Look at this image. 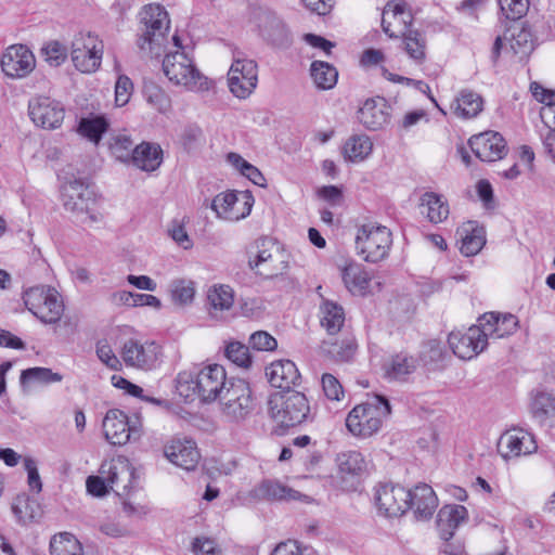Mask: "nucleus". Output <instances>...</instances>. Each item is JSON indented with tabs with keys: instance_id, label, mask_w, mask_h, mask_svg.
<instances>
[{
	"instance_id": "79ce46f5",
	"label": "nucleus",
	"mask_w": 555,
	"mask_h": 555,
	"mask_svg": "<svg viewBox=\"0 0 555 555\" xmlns=\"http://www.w3.org/2000/svg\"><path fill=\"white\" fill-rule=\"evenodd\" d=\"M322 351L336 362L350 361L356 351L357 343L353 337H346L341 340H325L322 343Z\"/></svg>"
},
{
	"instance_id": "a211bd4d",
	"label": "nucleus",
	"mask_w": 555,
	"mask_h": 555,
	"mask_svg": "<svg viewBox=\"0 0 555 555\" xmlns=\"http://www.w3.org/2000/svg\"><path fill=\"white\" fill-rule=\"evenodd\" d=\"M453 353L463 360H470L482 352L488 341L480 324L472 325L465 332L453 331L448 336Z\"/></svg>"
},
{
	"instance_id": "1a4fd4ad",
	"label": "nucleus",
	"mask_w": 555,
	"mask_h": 555,
	"mask_svg": "<svg viewBox=\"0 0 555 555\" xmlns=\"http://www.w3.org/2000/svg\"><path fill=\"white\" fill-rule=\"evenodd\" d=\"M104 46L92 33H78L72 41L70 57L77 70L83 74L96 72L102 63Z\"/></svg>"
},
{
	"instance_id": "774afa93",
	"label": "nucleus",
	"mask_w": 555,
	"mask_h": 555,
	"mask_svg": "<svg viewBox=\"0 0 555 555\" xmlns=\"http://www.w3.org/2000/svg\"><path fill=\"white\" fill-rule=\"evenodd\" d=\"M170 237L182 248L189 249L193 246L185 228L179 221H173L168 229Z\"/></svg>"
},
{
	"instance_id": "aec40b11",
	"label": "nucleus",
	"mask_w": 555,
	"mask_h": 555,
	"mask_svg": "<svg viewBox=\"0 0 555 555\" xmlns=\"http://www.w3.org/2000/svg\"><path fill=\"white\" fill-rule=\"evenodd\" d=\"M498 452L505 460H513L534 453L538 444L532 434L513 428L504 431L498 440Z\"/></svg>"
},
{
	"instance_id": "f257e3e1",
	"label": "nucleus",
	"mask_w": 555,
	"mask_h": 555,
	"mask_svg": "<svg viewBox=\"0 0 555 555\" xmlns=\"http://www.w3.org/2000/svg\"><path fill=\"white\" fill-rule=\"evenodd\" d=\"M230 382L225 369L214 363L180 372L176 378V390L185 400L198 398L202 402L210 403L221 398Z\"/></svg>"
},
{
	"instance_id": "c9c22d12",
	"label": "nucleus",
	"mask_w": 555,
	"mask_h": 555,
	"mask_svg": "<svg viewBox=\"0 0 555 555\" xmlns=\"http://www.w3.org/2000/svg\"><path fill=\"white\" fill-rule=\"evenodd\" d=\"M320 324L330 334H337L345 324L344 308L331 300L323 299L319 309Z\"/></svg>"
},
{
	"instance_id": "4d7b16f0",
	"label": "nucleus",
	"mask_w": 555,
	"mask_h": 555,
	"mask_svg": "<svg viewBox=\"0 0 555 555\" xmlns=\"http://www.w3.org/2000/svg\"><path fill=\"white\" fill-rule=\"evenodd\" d=\"M500 12L506 18L516 21L526 15L529 10V0H498Z\"/></svg>"
},
{
	"instance_id": "6e6d98bb",
	"label": "nucleus",
	"mask_w": 555,
	"mask_h": 555,
	"mask_svg": "<svg viewBox=\"0 0 555 555\" xmlns=\"http://www.w3.org/2000/svg\"><path fill=\"white\" fill-rule=\"evenodd\" d=\"M224 353L227 359L238 367L248 369L251 365V357L248 347L238 341L229 343Z\"/></svg>"
},
{
	"instance_id": "680f3d73",
	"label": "nucleus",
	"mask_w": 555,
	"mask_h": 555,
	"mask_svg": "<svg viewBox=\"0 0 555 555\" xmlns=\"http://www.w3.org/2000/svg\"><path fill=\"white\" fill-rule=\"evenodd\" d=\"M325 397L330 400L339 401L344 396V389L339 380L332 374H323L321 378Z\"/></svg>"
},
{
	"instance_id": "69168bd1",
	"label": "nucleus",
	"mask_w": 555,
	"mask_h": 555,
	"mask_svg": "<svg viewBox=\"0 0 555 555\" xmlns=\"http://www.w3.org/2000/svg\"><path fill=\"white\" fill-rule=\"evenodd\" d=\"M271 555H317L312 550L301 547L297 541L287 540L279 543Z\"/></svg>"
},
{
	"instance_id": "f8f14e48",
	"label": "nucleus",
	"mask_w": 555,
	"mask_h": 555,
	"mask_svg": "<svg viewBox=\"0 0 555 555\" xmlns=\"http://www.w3.org/2000/svg\"><path fill=\"white\" fill-rule=\"evenodd\" d=\"M254 203V196L249 191H229L219 193L214 197L211 209L218 218L235 222L249 216Z\"/></svg>"
},
{
	"instance_id": "5fc2aeb1",
	"label": "nucleus",
	"mask_w": 555,
	"mask_h": 555,
	"mask_svg": "<svg viewBox=\"0 0 555 555\" xmlns=\"http://www.w3.org/2000/svg\"><path fill=\"white\" fill-rule=\"evenodd\" d=\"M143 92L146 101L158 112L166 113L170 108V98L160 87L154 83L146 85Z\"/></svg>"
},
{
	"instance_id": "a18cd8bd",
	"label": "nucleus",
	"mask_w": 555,
	"mask_h": 555,
	"mask_svg": "<svg viewBox=\"0 0 555 555\" xmlns=\"http://www.w3.org/2000/svg\"><path fill=\"white\" fill-rule=\"evenodd\" d=\"M51 555H83L81 543L69 532L55 534L50 542Z\"/></svg>"
},
{
	"instance_id": "ea45409f",
	"label": "nucleus",
	"mask_w": 555,
	"mask_h": 555,
	"mask_svg": "<svg viewBox=\"0 0 555 555\" xmlns=\"http://www.w3.org/2000/svg\"><path fill=\"white\" fill-rule=\"evenodd\" d=\"M401 49L416 64H422L426 59V39L415 29H410L399 37Z\"/></svg>"
},
{
	"instance_id": "9b49d317",
	"label": "nucleus",
	"mask_w": 555,
	"mask_h": 555,
	"mask_svg": "<svg viewBox=\"0 0 555 555\" xmlns=\"http://www.w3.org/2000/svg\"><path fill=\"white\" fill-rule=\"evenodd\" d=\"M258 83V66L254 60L246 59L240 53L233 59L228 72V87L237 99H247Z\"/></svg>"
},
{
	"instance_id": "e433bc0d",
	"label": "nucleus",
	"mask_w": 555,
	"mask_h": 555,
	"mask_svg": "<svg viewBox=\"0 0 555 555\" xmlns=\"http://www.w3.org/2000/svg\"><path fill=\"white\" fill-rule=\"evenodd\" d=\"M340 273L345 286L351 294L364 295L366 293L370 279L360 264L354 261H346Z\"/></svg>"
},
{
	"instance_id": "c03bdc74",
	"label": "nucleus",
	"mask_w": 555,
	"mask_h": 555,
	"mask_svg": "<svg viewBox=\"0 0 555 555\" xmlns=\"http://www.w3.org/2000/svg\"><path fill=\"white\" fill-rule=\"evenodd\" d=\"M108 126L109 124L104 116H89L80 119L77 131L81 137L96 145L102 134L107 131Z\"/></svg>"
},
{
	"instance_id": "603ef678",
	"label": "nucleus",
	"mask_w": 555,
	"mask_h": 555,
	"mask_svg": "<svg viewBox=\"0 0 555 555\" xmlns=\"http://www.w3.org/2000/svg\"><path fill=\"white\" fill-rule=\"evenodd\" d=\"M228 162L254 184L263 186L266 179L261 171L236 153L228 155Z\"/></svg>"
},
{
	"instance_id": "c85d7f7f",
	"label": "nucleus",
	"mask_w": 555,
	"mask_h": 555,
	"mask_svg": "<svg viewBox=\"0 0 555 555\" xmlns=\"http://www.w3.org/2000/svg\"><path fill=\"white\" fill-rule=\"evenodd\" d=\"M468 518V512L465 506L459 504H448L442 506L437 515V528L440 538L449 541L455 530Z\"/></svg>"
},
{
	"instance_id": "8fccbe9b",
	"label": "nucleus",
	"mask_w": 555,
	"mask_h": 555,
	"mask_svg": "<svg viewBox=\"0 0 555 555\" xmlns=\"http://www.w3.org/2000/svg\"><path fill=\"white\" fill-rule=\"evenodd\" d=\"M531 412L540 422L555 416V397L544 391H538L531 401Z\"/></svg>"
},
{
	"instance_id": "bb28decb",
	"label": "nucleus",
	"mask_w": 555,
	"mask_h": 555,
	"mask_svg": "<svg viewBox=\"0 0 555 555\" xmlns=\"http://www.w3.org/2000/svg\"><path fill=\"white\" fill-rule=\"evenodd\" d=\"M389 109L384 98L367 99L358 111V119L366 129L378 130L388 124Z\"/></svg>"
},
{
	"instance_id": "de8ad7c7",
	"label": "nucleus",
	"mask_w": 555,
	"mask_h": 555,
	"mask_svg": "<svg viewBox=\"0 0 555 555\" xmlns=\"http://www.w3.org/2000/svg\"><path fill=\"white\" fill-rule=\"evenodd\" d=\"M133 149V141L126 133L114 134L108 140L111 154L121 163L130 164Z\"/></svg>"
},
{
	"instance_id": "a878e982",
	"label": "nucleus",
	"mask_w": 555,
	"mask_h": 555,
	"mask_svg": "<svg viewBox=\"0 0 555 555\" xmlns=\"http://www.w3.org/2000/svg\"><path fill=\"white\" fill-rule=\"evenodd\" d=\"M234 305V292L224 284H215L207 291V311L211 319L225 320Z\"/></svg>"
},
{
	"instance_id": "0e129e2a",
	"label": "nucleus",
	"mask_w": 555,
	"mask_h": 555,
	"mask_svg": "<svg viewBox=\"0 0 555 555\" xmlns=\"http://www.w3.org/2000/svg\"><path fill=\"white\" fill-rule=\"evenodd\" d=\"M249 345L258 351H272L276 348V339L268 332L259 331L250 335Z\"/></svg>"
},
{
	"instance_id": "423d86ee",
	"label": "nucleus",
	"mask_w": 555,
	"mask_h": 555,
	"mask_svg": "<svg viewBox=\"0 0 555 555\" xmlns=\"http://www.w3.org/2000/svg\"><path fill=\"white\" fill-rule=\"evenodd\" d=\"M269 412L281 426L299 425L311 417L306 396L298 391H281L270 396Z\"/></svg>"
},
{
	"instance_id": "0eeeda50",
	"label": "nucleus",
	"mask_w": 555,
	"mask_h": 555,
	"mask_svg": "<svg viewBox=\"0 0 555 555\" xmlns=\"http://www.w3.org/2000/svg\"><path fill=\"white\" fill-rule=\"evenodd\" d=\"M357 254L366 262L376 263L387 258L392 246L391 231L382 224L361 225L356 235Z\"/></svg>"
},
{
	"instance_id": "4c0bfd02",
	"label": "nucleus",
	"mask_w": 555,
	"mask_h": 555,
	"mask_svg": "<svg viewBox=\"0 0 555 555\" xmlns=\"http://www.w3.org/2000/svg\"><path fill=\"white\" fill-rule=\"evenodd\" d=\"M337 465L344 478L361 477L367 473L369 462L359 451H347L338 454Z\"/></svg>"
},
{
	"instance_id": "cd10ccee",
	"label": "nucleus",
	"mask_w": 555,
	"mask_h": 555,
	"mask_svg": "<svg viewBox=\"0 0 555 555\" xmlns=\"http://www.w3.org/2000/svg\"><path fill=\"white\" fill-rule=\"evenodd\" d=\"M266 376L274 388L291 391L300 379L296 364L291 360H276L266 369Z\"/></svg>"
},
{
	"instance_id": "20e7f679",
	"label": "nucleus",
	"mask_w": 555,
	"mask_h": 555,
	"mask_svg": "<svg viewBox=\"0 0 555 555\" xmlns=\"http://www.w3.org/2000/svg\"><path fill=\"white\" fill-rule=\"evenodd\" d=\"M391 414L389 400L382 395L369 397L356 405L346 417V427L358 438H370L377 434Z\"/></svg>"
},
{
	"instance_id": "bf43d9fd",
	"label": "nucleus",
	"mask_w": 555,
	"mask_h": 555,
	"mask_svg": "<svg viewBox=\"0 0 555 555\" xmlns=\"http://www.w3.org/2000/svg\"><path fill=\"white\" fill-rule=\"evenodd\" d=\"M95 351L99 360L108 369L114 371L121 369V361L106 340L98 341Z\"/></svg>"
},
{
	"instance_id": "4be33fe9",
	"label": "nucleus",
	"mask_w": 555,
	"mask_h": 555,
	"mask_svg": "<svg viewBox=\"0 0 555 555\" xmlns=\"http://www.w3.org/2000/svg\"><path fill=\"white\" fill-rule=\"evenodd\" d=\"M164 455L170 463L185 470L195 469L201 459L195 441L181 437L172 438L164 446Z\"/></svg>"
},
{
	"instance_id": "473e14b6",
	"label": "nucleus",
	"mask_w": 555,
	"mask_h": 555,
	"mask_svg": "<svg viewBox=\"0 0 555 555\" xmlns=\"http://www.w3.org/2000/svg\"><path fill=\"white\" fill-rule=\"evenodd\" d=\"M416 358L406 352L391 356L384 363V375L389 380L405 382L417 369Z\"/></svg>"
},
{
	"instance_id": "393cba45",
	"label": "nucleus",
	"mask_w": 555,
	"mask_h": 555,
	"mask_svg": "<svg viewBox=\"0 0 555 555\" xmlns=\"http://www.w3.org/2000/svg\"><path fill=\"white\" fill-rule=\"evenodd\" d=\"M478 322L486 334L487 340L509 336L518 328V319L511 313L488 312L479 318Z\"/></svg>"
},
{
	"instance_id": "e2e57ef3",
	"label": "nucleus",
	"mask_w": 555,
	"mask_h": 555,
	"mask_svg": "<svg viewBox=\"0 0 555 555\" xmlns=\"http://www.w3.org/2000/svg\"><path fill=\"white\" fill-rule=\"evenodd\" d=\"M133 91V83L125 75H121L118 77L116 85H115V102L117 106H124L126 105L132 94Z\"/></svg>"
},
{
	"instance_id": "7c9ffc66",
	"label": "nucleus",
	"mask_w": 555,
	"mask_h": 555,
	"mask_svg": "<svg viewBox=\"0 0 555 555\" xmlns=\"http://www.w3.org/2000/svg\"><path fill=\"white\" fill-rule=\"evenodd\" d=\"M62 199L64 208L76 215L78 211H86L93 198L89 188L82 181L73 180L64 184Z\"/></svg>"
},
{
	"instance_id": "2eb2a0df",
	"label": "nucleus",
	"mask_w": 555,
	"mask_h": 555,
	"mask_svg": "<svg viewBox=\"0 0 555 555\" xmlns=\"http://www.w3.org/2000/svg\"><path fill=\"white\" fill-rule=\"evenodd\" d=\"M103 431L106 440L114 446H124L132 437L140 436L141 423L138 417L133 420L118 410H109L103 420Z\"/></svg>"
},
{
	"instance_id": "37998d69",
	"label": "nucleus",
	"mask_w": 555,
	"mask_h": 555,
	"mask_svg": "<svg viewBox=\"0 0 555 555\" xmlns=\"http://www.w3.org/2000/svg\"><path fill=\"white\" fill-rule=\"evenodd\" d=\"M482 105L483 101L478 93L463 90L455 99L454 113L463 118L476 117L482 111Z\"/></svg>"
},
{
	"instance_id": "6e6552de",
	"label": "nucleus",
	"mask_w": 555,
	"mask_h": 555,
	"mask_svg": "<svg viewBox=\"0 0 555 555\" xmlns=\"http://www.w3.org/2000/svg\"><path fill=\"white\" fill-rule=\"evenodd\" d=\"M23 299L27 309L46 324H54L63 315L64 304L55 288L35 286L24 293Z\"/></svg>"
},
{
	"instance_id": "7ed1b4c3",
	"label": "nucleus",
	"mask_w": 555,
	"mask_h": 555,
	"mask_svg": "<svg viewBox=\"0 0 555 555\" xmlns=\"http://www.w3.org/2000/svg\"><path fill=\"white\" fill-rule=\"evenodd\" d=\"M172 41L175 50L165 54L162 64L163 73L167 79L172 85L182 87L188 91H207L210 88L208 78L201 73L193 59L185 53L177 35L172 36Z\"/></svg>"
},
{
	"instance_id": "f03ea898",
	"label": "nucleus",
	"mask_w": 555,
	"mask_h": 555,
	"mask_svg": "<svg viewBox=\"0 0 555 555\" xmlns=\"http://www.w3.org/2000/svg\"><path fill=\"white\" fill-rule=\"evenodd\" d=\"M170 18L160 4L151 3L140 12V26L137 46L140 52L150 57H159L168 44Z\"/></svg>"
},
{
	"instance_id": "4468645a",
	"label": "nucleus",
	"mask_w": 555,
	"mask_h": 555,
	"mask_svg": "<svg viewBox=\"0 0 555 555\" xmlns=\"http://www.w3.org/2000/svg\"><path fill=\"white\" fill-rule=\"evenodd\" d=\"M260 37L274 48H287L292 43V35L285 23L272 11L257 9L253 14Z\"/></svg>"
},
{
	"instance_id": "412c9836",
	"label": "nucleus",
	"mask_w": 555,
	"mask_h": 555,
	"mask_svg": "<svg viewBox=\"0 0 555 555\" xmlns=\"http://www.w3.org/2000/svg\"><path fill=\"white\" fill-rule=\"evenodd\" d=\"M36 67L33 52L24 44L9 47L1 57V68L10 78H24Z\"/></svg>"
},
{
	"instance_id": "dca6fc26",
	"label": "nucleus",
	"mask_w": 555,
	"mask_h": 555,
	"mask_svg": "<svg viewBox=\"0 0 555 555\" xmlns=\"http://www.w3.org/2000/svg\"><path fill=\"white\" fill-rule=\"evenodd\" d=\"M28 115L36 126L54 130L62 126L65 108L61 102L49 96H35L28 102Z\"/></svg>"
},
{
	"instance_id": "2f4dec72",
	"label": "nucleus",
	"mask_w": 555,
	"mask_h": 555,
	"mask_svg": "<svg viewBox=\"0 0 555 555\" xmlns=\"http://www.w3.org/2000/svg\"><path fill=\"white\" fill-rule=\"evenodd\" d=\"M162 163L163 150L156 143L142 142L132 151L130 164L142 171H155Z\"/></svg>"
},
{
	"instance_id": "f3484780",
	"label": "nucleus",
	"mask_w": 555,
	"mask_h": 555,
	"mask_svg": "<svg viewBox=\"0 0 555 555\" xmlns=\"http://www.w3.org/2000/svg\"><path fill=\"white\" fill-rule=\"evenodd\" d=\"M120 357L126 366L150 371L159 360V347L155 343L130 338L120 349Z\"/></svg>"
},
{
	"instance_id": "72a5a7b5",
	"label": "nucleus",
	"mask_w": 555,
	"mask_h": 555,
	"mask_svg": "<svg viewBox=\"0 0 555 555\" xmlns=\"http://www.w3.org/2000/svg\"><path fill=\"white\" fill-rule=\"evenodd\" d=\"M373 152V142L366 134H352L344 143L341 154L346 162L361 163Z\"/></svg>"
},
{
	"instance_id": "09e8293b",
	"label": "nucleus",
	"mask_w": 555,
	"mask_h": 555,
	"mask_svg": "<svg viewBox=\"0 0 555 555\" xmlns=\"http://www.w3.org/2000/svg\"><path fill=\"white\" fill-rule=\"evenodd\" d=\"M463 232L465 235L462 236L461 253L466 257L477 255L486 243L483 230L474 228L469 223V228L464 229Z\"/></svg>"
},
{
	"instance_id": "a19ab883",
	"label": "nucleus",
	"mask_w": 555,
	"mask_h": 555,
	"mask_svg": "<svg viewBox=\"0 0 555 555\" xmlns=\"http://www.w3.org/2000/svg\"><path fill=\"white\" fill-rule=\"evenodd\" d=\"M171 301L179 307L191 306L196 294V283L190 279H175L168 286Z\"/></svg>"
},
{
	"instance_id": "6ab92c4d",
	"label": "nucleus",
	"mask_w": 555,
	"mask_h": 555,
	"mask_svg": "<svg viewBox=\"0 0 555 555\" xmlns=\"http://www.w3.org/2000/svg\"><path fill=\"white\" fill-rule=\"evenodd\" d=\"M410 490L400 485H379L375 491V504L386 517L402 516L409 509Z\"/></svg>"
},
{
	"instance_id": "864d4df0",
	"label": "nucleus",
	"mask_w": 555,
	"mask_h": 555,
	"mask_svg": "<svg viewBox=\"0 0 555 555\" xmlns=\"http://www.w3.org/2000/svg\"><path fill=\"white\" fill-rule=\"evenodd\" d=\"M508 41L511 51L520 57L527 56L533 50L531 33L526 28L515 29Z\"/></svg>"
},
{
	"instance_id": "b1692460",
	"label": "nucleus",
	"mask_w": 555,
	"mask_h": 555,
	"mask_svg": "<svg viewBox=\"0 0 555 555\" xmlns=\"http://www.w3.org/2000/svg\"><path fill=\"white\" fill-rule=\"evenodd\" d=\"M472 151L482 162H495L506 154V144L503 137L493 131L474 135L468 141Z\"/></svg>"
},
{
	"instance_id": "052dcab7",
	"label": "nucleus",
	"mask_w": 555,
	"mask_h": 555,
	"mask_svg": "<svg viewBox=\"0 0 555 555\" xmlns=\"http://www.w3.org/2000/svg\"><path fill=\"white\" fill-rule=\"evenodd\" d=\"M192 552L194 555H223L217 541L208 537H196L192 542Z\"/></svg>"
},
{
	"instance_id": "49530a36",
	"label": "nucleus",
	"mask_w": 555,
	"mask_h": 555,
	"mask_svg": "<svg viewBox=\"0 0 555 555\" xmlns=\"http://www.w3.org/2000/svg\"><path fill=\"white\" fill-rule=\"evenodd\" d=\"M311 77L320 89H331L336 85L338 73L335 67L326 62L314 61L311 64Z\"/></svg>"
},
{
	"instance_id": "5701e85b",
	"label": "nucleus",
	"mask_w": 555,
	"mask_h": 555,
	"mask_svg": "<svg viewBox=\"0 0 555 555\" xmlns=\"http://www.w3.org/2000/svg\"><path fill=\"white\" fill-rule=\"evenodd\" d=\"M413 16L404 2H388L382 15V27L390 38H399L411 29Z\"/></svg>"
},
{
	"instance_id": "f704fd0d",
	"label": "nucleus",
	"mask_w": 555,
	"mask_h": 555,
	"mask_svg": "<svg viewBox=\"0 0 555 555\" xmlns=\"http://www.w3.org/2000/svg\"><path fill=\"white\" fill-rule=\"evenodd\" d=\"M421 212L431 223H441L447 220L450 210L447 201L442 195L434 192H426L421 197Z\"/></svg>"
},
{
	"instance_id": "9d476101",
	"label": "nucleus",
	"mask_w": 555,
	"mask_h": 555,
	"mask_svg": "<svg viewBox=\"0 0 555 555\" xmlns=\"http://www.w3.org/2000/svg\"><path fill=\"white\" fill-rule=\"evenodd\" d=\"M222 414L229 422H241L254 410L255 402L249 384L243 379L231 380L221 396Z\"/></svg>"
},
{
	"instance_id": "13d9d810",
	"label": "nucleus",
	"mask_w": 555,
	"mask_h": 555,
	"mask_svg": "<svg viewBox=\"0 0 555 555\" xmlns=\"http://www.w3.org/2000/svg\"><path fill=\"white\" fill-rule=\"evenodd\" d=\"M44 61L52 67H59L67 60V49L59 41H50L42 49Z\"/></svg>"
},
{
	"instance_id": "ddd939ff",
	"label": "nucleus",
	"mask_w": 555,
	"mask_h": 555,
	"mask_svg": "<svg viewBox=\"0 0 555 555\" xmlns=\"http://www.w3.org/2000/svg\"><path fill=\"white\" fill-rule=\"evenodd\" d=\"M99 473L106 478L109 489L119 496L128 494L137 480L135 468L122 455L104 461Z\"/></svg>"
},
{
	"instance_id": "58836bf2",
	"label": "nucleus",
	"mask_w": 555,
	"mask_h": 555,
	"mask_svg": "<svg viewBox=\"0 0 555 555\" xmlns=\"http://www.w3.org/2000/svg\"><path fill=\"white\" fill-rule=\"evenodd\" d=\"M254 496L260 500H298L300 493L279 481L264 480L254 491Z\"/></svg>"
},
{
	"instance_id": "3c124183",
	"label": "nucleus",
	"mask_w": 555,
	"mask_h": 555,
	"mask_svg": "<svg viewBox=\"0 0 555 555\" xmlns=\"http://www.w3.org/2000/svg\"><path fill=\"white\" fill-rule=\"evenodd\" d=\"M63 376L60 373L52 372L48 367H30L22 371L21 384L28 385L31 383L52 384L60 383Z\"/></svg>"
},
{
	"instance_id": "338daca9",
	"label": "nucleus",
	"mask_w": 555,
	"mask_h": 555,
	"mask_svg": "<svg viewBox=\"0 0 555 555\" xmlns=\"http://www.w3.org/2000/svg\"><path fill=\"white\" fill-rule=\"evenodd\" d=\"M94 199L88 204V208L78 211L75 216L78 222L85 225L94 227L104 222V215L96 210L94 207Z\"/></svg>"
},
{
	"instance_id": "c756f323",
	"label": "nucleus",
	"mask_w": 555,
	"mask_h": 555,
	"mask_svg": "<svg viewBox=\"0 0 555 555\" xmlns=\"http://www.w3.org/2000/svg\"><path fill=\"white\" fill-rule=\"evenodd\" d=\"M438 506V499L428 485H418L410 490L409 509L412 508L417 519H429Z\"/></svg>"
},
{
	"instance_id": "39448f33",
	"label": "nucleus",
	"mask_w": 555,
	"mask_h": 555,
	"mask_svg": "<svg viewBox=\"0 0 555 555\" xmlns=\"http://www.w3.org/2000/svg\"><path fill=\"white\" fill-rule=\"evenodd\" d=\"M248 266L253 270L257 269L261 275L273 278L287 269L288 261L281 244L272 237L263 236L249 247Z\"/></svg>"
}]
</instances>
